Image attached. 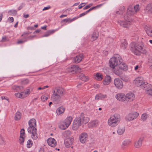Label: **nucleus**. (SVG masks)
I'll list each match as a JSON object with an SVG mask.
<instances>
[{
  "instance_id": "1",
  "label": "nucleus",
  "mask_w": 152,
  "mask_h": 152,
  "mask_svg": "<svg viewBox=\"0 0 152 152\" xmlns=\"http://www.w3.org/2000/svg\"><path fill=\"white\" fill-rule=\"evenodd\" d=\"M140 9L139 4H137L134 6L133 9L132 5H129L128 8L127 13L124 16V19L126 21L118 20L117 21V23L121 26L126 28H129L131 22L130 17L138 12Z\"/></svg>"
},
{
  "instance_id": "2",
  "label": "nucleus",
  "mask_w": 152,
  "mask_h": 152,
  "mask_svg": "<svg viewBox=\"0 0 152 152\" xmlns=\"http://www.w3.org/2000/svg\"><path fill=\"white\" fill-rule=\"evenodd\" d=\"M132 52L136 55H140L142 51H143V45L141 43L132 44L130 45Z\"/></svg>"
},
{
  "instance_id": "3",
  "label": "nucleus",
  "mask_w": 152,
  "mask_h": 152,
  "mask_svg": "<svg viewBox=\"0 0 152 152\" xmlns=\"http://www.w3.org/2000/svg\"><path fill=\"white\" fill-rule=\"evenodd\" d=\"M121 120L120 115L115 114L110 117L108 121V125L112 127L116 126L119 123Z\"/></svg>"
},
{
  "instance_id": "4",
  "label": "nucleus",
  "mask_w": 152,
  "mask_h": 152,
  "mask_svg": "<svg viewBox=\"0 0 152 152\" xmlns=\"http://www.w3.org/2000/svg\"><path fill=\"white\" fill-rule=\"evenodd\" d=\"M121 61L122 58L119 55H115L110 60V66L111 68L114 69L115 67L118 65Z\"/></svg>"
},
{
  "instance_id": "5",
  "label": "nucleus",
  "mask_w": 152,
  "mask_h": 152,
  "mask_svg": "<svg viewBox=\"0 0 152 152\" xmlns=\"http://www.w3.org/2000/svg\"><path fill=\"white\" fill-rule=\"evenodd\" d=\"M81 69L78 66L75 65H72L66 69V72L69 73L74 74L77 72H81Z\"/></svg>"
},
{
  "instance_id": "6",
  "label": "nucleus",
  "mask_w": 152,
  "mask_h": 152,
  "mask_svg": "<svg viewBox=\"0 0 152 152\" xmlns=\"http://www.w3.org/2000/svg\"><path fill=\"white\" fill-rule=\"evenodd\" d=\"M28 132L31 134V137L34 140H36L38 137L37 133V129L35 127L29 126L28 129Z\"/></svg>"
},
{
  "instance_id": "7",
  "label": "nucleus",
  "mask_w": 152,
  "mask_h": 152,
  "mask_svg": "<svg viewBox=\"0 0 152 152\" xmlns=\"http://www.w3.org/2000/svg\"><path fill=\"white\" fill-rule=\"evenodd\" d=\"M82 124L81 119L79 117H77L74 120L72 126V129L73 130H77Z\"/></svg>"
},
{
  "instance_id": "8",
  "label": "nucleus",
  "mask_w": 152,
  "mask_h": 152,
  "mask_svg": "<svg viewBox=\"0 0 152 152\" xmlns=\"http://www.w3.org/2000/svg\"><path fill=\"white\" fill-rule=\"evenodd\" d=\"M146 83L143 81V78L140 77H137L133 82V83L137 86H140L142 88L144 85V83Z\"/></svg>"
},
{
  "instance_id": "9",
  "label": "nucleus",
  "mask_w": 152,
  "mask_h": 152,
  "mask_svg": "<svg viewBox=\"0 0 152 152\" xmlns=\"http://www.w3.org/2000/svg\"><path fill=\"white\" fill-rule=\"evenodd\" d=\"M139 115V114L137 112L129 113L126 116L125 118L126 120L127 121H132L136 118Z\"/></svg>"
},
{
  "instance_id": "10",
  "label": "nucleus",
  "mask_w": 152,
  "mask_h": 152,
  "mask_svg": "<svg viewBox=\"0 0 152 152\" xmlns=\"http://www.w3.org/2000/svg\"><path fill=\"white\" fill-rule=\"evenodd\" d=\"M142 88H143L146 91L147 94L152 96V85L147 83H144Z\"/></svg>"
},
{
  "instance_id": "11",
  "label": "nucleus",
  "mask_w": 152,
  "mask_h": 152,
  "mask_svg": "<svg viewBox=\"0 0 152 152\" xmlns=\"http://www.w3.org/2000/svg\"><path fill=\"white\" fill-rule=\"evenodd\" d=\"M114 84L115 86L118 89H121L123 87V82L119 78H115L114 80Z\"/></svg>"
},
{
  "instance_id": "12",
  "label": "nucleus",
  "mask_w": 152,
  "mask_h": 152,
  "mask_svg": "<svg viewBox=\"0 0 152 152\" xmlns=\"http://www.w3.org/2000/svg\"><path fill=\"white\" fill-rule=\"evenodd\" d=\"M145 138V136L144 135H142L139 138V140L135 142V147L137 148L140 147L142 145V142L144 140Z\"/></svg>"
},
{
  "instance_id": "13",
  "label": "nucleus",
  "mask_w": 152,
  "mask_h": 152,
  "mask_svg": "<svg viewBox=\"0 0 152 152\" xmlns=\"http://www.w3.org/2000/svg\"><path fill=\"white\" fill-rule=\"evenodd\" d=\"M52 100L55 102L56 103H58L60 99V96L59 95L57 94V93H55V91H54L53 94H52L51 97Z\"/></svg>"
},
{
  "instance_id": "14",
  "label": "nucleus",
  "mask_w": 152,
  "mask_h": 152,
  "mask_svg": "<svg viewBox=\"0 0 152 152\" xmlns=\"http://www.w3.org/2000/svg\"><path fill=\"white\" fill-rule=\"evenodd\" d=\"M126 100L128 102H131L133 101L135 98L134 94L133 93H129L125 95Z\"/></svg>"
},
{
  "instance_id": "15",
  "label": "nucleus",
  "mask_w": 152,
  "mask_h": 152,
  "mask_svg": "<svg viewBox=\"0 0 152 152\" xmlns=\"http://www.w3.org/2000/svg\"><path fill=\"white\" fill-rule=\"evenodd\" d=\"M88 137L87 133L83 132L81 133L80 135L79 138L80 142L83 143H85Z\"/></svg>"
},
{
  "instance_id": "16",
  "label": "nucleus",
  "mask_w": 152,
  "mask_h": 152,
  "mask_svg": "<svg viewBox=\"0 0 152 152\" xmlns=\"http://www.w3.org/2000/svg\"><path fill=\"white\" fill-rule=\"evenodd\" d=\"M47 142L48 145L53 147H55L57 144L56 140L54 138L51 137L49 138L48 139Z\"/></svg>"
},
{
  "instance_id": "17",
  "label": "nucleus",
  "mask_w": 152,
  "mask_h": 152,
  "mask_svg": "<svg viewBox=\"0 0 152 152\" xmlns=\"http://www.w3.org/2000/svg\"><path fill=\"white\" fill-rule=\"evenodd\" d=\"M144 29L148 36L152 37V27L149 25H146Z\"/></svg>"
},
{
  "instance_id": "18",
  "label": "nucleus",
  "mask_w": 152,
  "mask_h": 152,
  "mask_svg": "<svg viewBox=\"0 0 152 152\" xmlns=\"http://www.w3.org/2000/svg\"><path fill=\"white\" fill-rule=\"evenodd\" d=\"M131 141L129 139H126L122 142L121 146V149L124 150L129 145Z\"/></svg>"
},
{
  "instance_id": "19",
  "label": "nucleus",
  "mask_w": 152,
  "mask_h": 152,
  "mask_svg": "<svg viewBox=\"0 0 152 152\" xmlns=\"http://www.w3.org/2000/svg\"><path fill=\"white\" fill-rule=\"evenodd\" d=\"M116 98L119 101L124 102L126 100V97L125 94L123 93H118L115 96Z\"/></svg>"
},
{
  "instance_id": "20",
  "label": "nucleus",
  "mask_w": 152,
  "mask_h": 152,
  "mask_svg": "<svg viewBox=\"0 0 152 152\" xmlns=\"http://www.w3.org/2000/svg\"><path fill=\"white\" fill-rule=\"evenodd\" d=\"M83 58V55L82 54H80L74 57L73 59V61L75 63H78L80 62L82 60Z\"/></svg>"
},
{
  "instance_id": "21",
  "label": "nucleus",
  "mask_w": 152,
  "mask_h": 152,
  "mask_svg": "<svg viewBox=\"0 0 152 152\" xmlns=\"http://www.w3.org/2000/svg\"><path fill=\"white\" fill-rule=\"evenodd\" d=\"M73 138L69 137L66 139L65 141V144L67 148H69L72 145L73 141Z\"/></svg>"
},
{
  "instance_id": "22",
  "label": "nucleus",
  "mask_w": 152,
  "mask_h": 152,
  "mask_svg": "<svg viewBox=\"0 0 152 152\" xmlns=\"http://www.w3.org/2000/svg\"><path fill=\"white\" fill-rule=\"evenodd\" d=\"M111 78L110 76L106 75L103 81V83L104 85H108L111 82Z\"/></svg>"
},
{
  "instance_id": "23",
  "label": "nucleus",
  "mask_w": 152,
  "mask_h": 152,
  "mask_svg": "<svg viewBox=\"0 0 152 152\" xmlns=\"http://www.w3.org/2000/svg\"><path fill=\"white\" fill-rule=\"evenodd\" d=\"M79 117L80 118L82 123L85 124L88 123L89 121V118L86 116H85L83 115L82 114L81 115L80 117Z\"/></svg>"
},
{
  "instance_id": "24",
  "label": "nucleus",
  "mask_w": 152,
  "mask_h": 152,
  "mask_svg": "<svg viewBox=\"0 0 152 152\" xmlns=\"http://www.w3.org/2000/svg\"><path fill=\"white\" fill-rule=\"evenodd\" d=\"M145 11L146 14H152V4H148L146 6Z\"/></svg>"
},
{
  "instance_id": "25",
  "label": "nucleus",
  "mask_w": 152,
  "mask_h": 152,
  "mask_svg": "<svg viewBox=\"0 0 152 152\" xmlns=\"http://www.w3.org/2000/svg\"><path fill=\"white\" fill-rule=\"evenodd\" d=\"M119 68H120L122 71H126L127 69V66L126 64L121 61L118 65Z\"/></svg>"
},
{
  "instance_id": "26",
  "label": "nucleus",
  "mask_w": 152,
  "mask_h": 152,
  "mask_svg": "<svg viewBox=\"0 0 152 152\" xmlns=\"http://www.w3.org/2000/svg\"><path fill=\"white\" fill-rule=\"evenodd\" d=\"M65 110V108L63 106H61L57 108L56 110L57 114L59 115L60 114L63 113Z\"/></svg>"
},
{
  "instance_id": "27",
  "label": "nucleus",
  "mask_w": 152,
  "mask_h": 152,
  "mask_svg": "<svg viewBox=\"0 0 152 152\" xmlns=\"http://www.w3.org/2000/svg\"><path fill=\"white\" fill-rule=\"evenodd\" d=\"M98 121H93L89 123L88 124V127L90 128L95 127L98 125Z\"/></svg>"
},
{
  "instance_id": "28",
  "label": "nucleus",
  "mask_w": 152,
  "mask_h": 152,
  "mask_svg": "<svg viewBox=\"0 0 152 152\" xmlns=\"http://www.w3.org/2000/svg\"><path fill=\"white\" fill-rule=\"evenodd\" d=\"M99 37V32L97 31L94 32L91 37V40L92 41L96 40Z\"/></svg>"
},
{
  "instance_id": "29",
  "label": "nucleus",
  "mask_w": 152,
  "mask_h": 152,
  "mask_svg": "<svg viewBox=\"0 0 152 152\" xmlns=\"http://www.w3.org/2000/svg\"><path fill=\"white\" fill-rule=\"evenodd\" d=\"M125 130V128L124 126H119L117 131V133L120 135H122L124 133Z\"/></svg>"
},
{
  "instance_id": "30",
  "label": "nucleus",
  "mask_w": 152,
  "mask_h": 152,
  "mask_svg": "<svg viewBox=\"0 0 152 152\" xmlns=\"http://www.w3.org/2000/svg\"><path fill=\"white\" fill-rule=\"evenodd\" d=\"M79 77L80 79L84 81H86L88 79V77L85 76L84 74L82 73H80L79 74Z\"/></svg>"
},
{
  "instance_id": "31",
  "label": "nucleus",
  "mask_w": 152,
  "mask_h": 152,
  "mask_svg": "<svg viewBox=\"0 0 152 152\" xmlns=\"http://www.w3.org/2000/svg\"><path fill=\"white\" fill-rule=\"evenodd\" d=\"M28 124L29 126L35 127L36 126V120L33 118L31 119L29 121Z\"/></svg>"
},
{
  "instance_id": "32",
  "label": "nucleus",
  "mask_w": 152,
  "mask_h": 152,
  "mask_svg": "<svg viewBox=\"0 0 152 152\" xmlns=\"http://www.w3.org/2000/svg\"><path fill=\"white\" fill-rule=\"evenodd\" d=\"M122 70L120 68L119 69L117 67L114 70V73L117 76H120L122 74Z\"/></svg>"
},
{
  "instance_id": "33",
  "label": "nucleus",
  "mask_w": 152,
  "mask_h": 152,
  "mask_svg": "<svg viewBox=\"0 0 152 152\" xmlns=\"http://www.w3.org/2000/svg\"><path fill=\"white\" fill-rule=\"evenodd\" d=\"M95 78V79L98 80H101L103 78V75L100 73H97L96 74Z\"/></svg>"
},
{
  "instance_id": "34",
  "label": "nucleus",
  "mask_w": 152,
  "mask_h": 152,
  "mask_svg": "<svg viewBox=\"0 0 152 152\" xmlns=\"http://www.w3.org/2000/svg\"><path fill=\"white\" fill-rule=\"evenodd\" d=\"M72 120V117L69 116L66 118L64 121L65 123L68 126L70 125Z\"/></svg>"
},
{
  "instance_id": "35",
  "label": "nucleus",
  "mask_w": 152,
  "mask_h": 152,
  "mask_svg": "<svg viewBox=\"0 0 152 152\" xmlns=\"http://www.w3.org/2000/svg\"><path fill=\"white\" fill-rule=\"evenodd\" d=\"M55 93H57V94L59 95L62 94L63 93L64 89L63 88H55Z\"/></svg>"
},
{
  "instance_id": "36",
  "label": "nucleus",
  "mask_w": 152,
  "mask_h": 152,
  "mask_svg": "<svg viewBox=\"0 0 152 152\" xmlns=\"http://www.w3.org/2000/svg\"><path fill=\"white\" fill-rule=\"evenodd\" d=\"M127 43L126 41L124 40L121 42V44L120 47L121 49L124 50L127 48Z\"/></svg>"
},
{
  "instance_id": "37",
  "label": "nucleus",
  "mask_w": 152,
  "mask_h": 152,
  "mask_svg": "<svg viewBox=\"0 0 152 152\" xmlns=\"http://www.w3.org/2000/svg\"><path fill=\"white\" fill-rule=\"evenodd\" d=\"M125 10V7L124 6H121L119 9V11L116 12L117 14L121 15L123 14Z\"/></svg>"
},
{
  "instance_id": "38",
  "label": "nucleus",
  "mask_w": 152,
  "mask_h": 152,
  "mask_svg": "<svg viewBox=\"0 0 152 152\" xmlns=\"http://www.w3.org/2000/svg\"><path fill=\"white\" fill-rule=\"evenodd\" d=\"M21 114L19 112H17L15 114V120L16 121L19 120L21 118Z\"/></svg>"
},
{
  "instance_id": "39",
  "label": "nucleus",
  "mask_w": 152,
  "mask_h": 152,
  "mask_svg": "<svg viewBox=\"0 0 152 152\" xmlns=\"http://www.w3.org/2000/svg\"><path fill=\"white\" fill-rule=\"evenodd\" d=\"M77 18H74L73 19H71L70 18H68L64 19L61 21V23L63 22H71L72 21H73L77 19Z\"/></svg>"
},
{
  "instance_id": "40",
  "label": "nucleus",
  "mask_w": 152,
  "mask_h": 152,
  "mask_svg": "<svg viewBox=\"0 0 152 152\" xmlns=\"http://www.w3.org/2000/svg\"><path fill=\"white\" fill-rule=\"evenodd\" d=\"M69 126L66 125L64 122L60 125V128L62 129H65L67 128Z\"/></svg>"
},
{
  "instance_id": "41",
  "label": "nucleus",
  "mask_w": 152,
  "mask_h": 152,
  "mask_svg": "<svg viewBox=\"0 0 152 152\" xmlns=\"http://www.w3.org/2000/svg\"><path fill=\"white\" fill-rule=\"evenodd\" d=\"M15 95L16 97L20 98H23L25 97V96L23 94L19 93H15Z\"/></svg>"
},
{
  "instance_id": "42",
  "label": "nucleus",
  "mask_w": 152,
  "mask_h": 152,
  "mask_svg": "<svg viewBox=\"0 0 152 152\" xmlns=\"http://www.w3.org/2000/svg\"><path fill=\"white\" fill-rule=\"evenodd\" d=\"M33 144V142L31 140H29L27 142V147L28 148L31 147Z\"/></svg>"
},
{
  "instance_id": "43",
  "label": "nucleus",
  "mask_w": 152,
  "mask_h": 152,
  "mask_svg": "<svg viewBox=\"0 0 152 152\" xmlns=\"http://www.w3.org/2000/svg\"><path fill=\"white\" fill-rule=\"evenodd\" d=\"M71 134V131L69 130H67L65 131L63 133L64 136L65 137H67L70 136Z\"/></svg>"
},
{
  "instance_id": "44",
  "label": "nucleus",
  "mask_w": 152,
  "mask_h": 152,
  "mask_svg": "<svg viewBox=\"0 0 152 152\" xmlns=\"http://www.w3.org/2000/svg\"><path fill=\"white\" fill-rule=\"evenodd\" d=\"M21 88V87L17 86H12L13 89L16 91H20Z\"/></svg>"
},
{
  "instance_id": "45",
  "label": "nucleus",
  "mask_w": 152,
  "mask_h": 152,
  "mask_svg": "<svg viewBox=\"0 0 152 152\" xmlns=\"http://www.w3.org/2000/svg\"><path fill=\"white\" fill-rule=\"evenodd\" d=\"M148 117V114L146 113L143 114L141 116V119L143 121H145Z\"/></svg>"
},
{
  "instance_id": "46",
  "label": "nucleus",
  "mask_w": 152,
  "mask_h": 152,
  "mask_svg": "<svg viewBox=\"0 0 152 152\" xmlns=\"http://www.w3.org/2000/svg\"><path fill=\"white\" fill-rule=\"evenodd\" d=\"M19 140L20 143L21 145H23L24 141V137H20Z\"/></svg>"
},
{
  "instance_id": "47",
  "label": "nucleus",
  "mask_w": 152,
  "mask_h": 152,
  "mask_svg": "<svg viewBox=\"0 0 152 152\" xmlns=\"http://www.w3.org/2000/svg\"><path fill=\"white\" fill-rule=\"evenodd\" d=\"M20 132V137H24L25 134V132L24 129H22L21 130Z\"/></svg>"
},
{
  "instance_id": "48",
  "label": "nucleus",
  "mask_w": 152,
  "mask_h": 152,
  "mask_svg": "<svg viewBox=\"0 0 152 152\" xmlns=\"http://www.w3.org/2000/svg\"><path fill=\"white\" fill-rule=\"evenodd\" d=\"M23 93V94H24L25 95H24L25 96H27V95L29 94L30 93V91L29 89H27L26 90L25 92H22Z\"/></svg>"
},
{
  "instance_id": "49",
  "label": "nucleus",
  "mask_w": 152,
  "mask_h": 152,
  "mask_svg": "<svg viewBox=\"0 0 152 152\" xmlns=\"http://www.w3.org/2000/svg\"><path fill=\"white\" fill-rule=\"evenodd\" d=\"M60 28L59 27L58 28L55 30H49L48 32L50 33V34L54 33L55 31L58 30Z\"/></svg>"
},
{
  "instance_id": "50",
  "label": "nucleus",
  "mask_w": 152,
  "mask_h": 152,
  "mask_svg": "<svg viewBox=\"0 0 152 152\" xmlns=\"http://www.w3.org/2000/svg\"><path fill=\"white\" fill-rule=\"evenodd\" d=\"M122 80L124 81L125 82H128L129 81V78L127 76H125L124 77H123L122 78Z\"/></svg>"
},
{
  "instance_id": "51",
  "label": "nucleus",
  "mask_w": 152,
  "mask_h": 152,
  "mask_svg": "<svg viewBox=\"0 0 152 152\" xmlns=\"http://www.w3.org/2000/svg\"><path fill=\"white\" fill-rule=\"evenodd\" d=\"M4 143V140L3 137L0 134V145H2Z\"/></svg>"
},
{
  "instance_id": "52",
  "label": "nucleus",
  "mask_w": 152,
  "mask_h": 152,
  "mask_svg": "<svg viewBox=\"0 0 152 152\" xmlns=\"http://www.w3.org/2000/svg\"><path fill=\"white\" fill-rule=\"evenodd\" d=\"M100 99H103L106 98H107V95L106 94H103L100 93Z\"/></svg>"
},
{
  "instance_id": "53",
  "label": "nucleus",
  "mask_w": 152,
  "mask_h": 152,
  "mask_svg": "<svg viewBox=\"0 0 152 152\" xmlns=\"http://www.w3.org/2000/svg\"><path fill=\"white\" fill-rule=\"evenodd\" d=\"M41 99L42 101L44 102L46 100L48 99V98L47 97L44 95H42L41 96Z\"/></svg>"
},
{
  "instance_id": "54",
  "label": "nucleus",
  "mask_w": 152,
  "mask_h": 152,
  "mask_svg": "<svg viewBox=\"0 0 152 152\" xmlns=\"http://www.w3.org/2000/svg\"><path fill=\"white\" fill-rule=\"evenodd\" d=\"M29 82V81L28 79H25L22 81V83L23 84H26Z\"/></svg>"
},
{
  "instance_id": "55",
  "label": "nucleus",
  "mask_w": 152,
  "mask_h": 152,
  "mask_svg": "<svg viewBox=\"0 0 152 152\" xmlns=\"http://www.w3.org/2000/svg\"><path fill=\"white\" fill-rule=\"evenodd\" d=\"M93 4H89L88 5L86 6V7H84L83 10H86L88 9V8L90 7Z\"/></svg>"
},
{
  "instance_id": "56",
  "label": "nucleus",
  "mask_w": 152,
  "mask_h": 152,
  "mask_svg": "<svg viewBox=\"0 0 152 152\" xmlns=\"http://www.w3.org/2000/svg\"><path fill=\"white\" fill-rule=\"evenodd\" d=\"M86 14V12H84L83 13L80 14V15H79V16H77V17H75L74 18H77V19L78 18L81 17H82L83 16L85 15Z\"/></svg>"
},
{
  "instance_id": "57",
  "label": "nucleus",
  "mask_w": 152,
  "mask_h": 152,
  "mask_svg": "<svg viewBox=\"0 0 152 152\" xmlns=\"http://www.w3.org/2000/svg\"><path fill=\"white\" fill-rule=\"evenodd\" d=\"M86 3H84L80 4L79 6H78V9H81L82 7L85 6V5H86Z\"/></svg>"
},
{
  "instance_id": "58",
  "label": "nucleus",
  "mask_w": 152,
  "mask_h": 152,
  "mask_svg": "<svg viewBox=\"0 0 152 152\" xmlns=\"http://www.w3.org/2000/svg\"><path fill=\"white\" fill-rule=\"evenodd\" d=\"M26 41H27V39H26L25 40H20L18 41L17 42V43L18 44H20L23 43L25 42H26Z\"/></svg>"
},
{
  "instance_id": "59",
  "label": "nucleus",
  "mask_w": 152,
  "mask_h": 152,
  "mask_svg": "<svg viewBox=\"0 0 152 152\" xmlns=\"http://www.w3.org/2000/svg\"><path fill=\"white\" fill-rule=\"evenodd\" d=\"M95 100H99L100 99V94H97L96 95L95 97Z\"/></svg>"
},
{
  "instance_id": "60",
  "label": "nucleus",
  "mask_w": 152,
  "mask_h": 152,
  "mask_svg": "<svg viewBox=\"0 0 152 152\" xmlns=\"http://www.w3.org/2000/svg\"><path fill=\"white\" fill-rule=\"evenodd\" d=\"M25 6V4L24 3H22L20 6H19L18 8V10H20L22 8H23V7H24Z\"/></svg>"
},
{
  "instance_id": "61",
  "label": "nucleus",
  "mask_w": 152,
  "mask_h": 152,
  "mask_svg": "<svg viewBox=\"0 0 152 152\" xmlns=\"http://www.w3.org/2000/svg\"><path fill=\"white\" fill-rule=\"evenodd\" d=\"M50 34V33H49L48 31H47L46 33L44 35L42 36V37H47Z\"/></svg>"
},
{
  "instance_id": "62",
  "label": "nucleus",
  "mask_w": 152,
  "mask_h": 152,
  "mask_svg": "<svg viewBox=\"0 0 152 152\" xmlns=\"http://www.w3.org/2000/svg\"><path fill=\"white\" fill-rule=\"evenodd\" d=\"M50 8V6H48L47 7H45L42 10H45L49 9Z\"/></svg>"
},
{
  "instance_id": "63",
  "label": "nucleus",
  "mask_w": 152,
  "mask_h": 152,
  "mask_svg": "<svg viewBox=\"0 0 152 152\" xmlns=\"http://www.w3.org/2000/svg\"><path fill=\"white\" fill-rule=\"evenodd\" d=\"M148 62L152 63V56H150L149 57Z\"/></svg>"
},
{
  "instance_id": "64",
  "label": "nucleus",
  "mask_w": 152,
  "mask_h": 152,
  "mask_svg": "<svg viewBox=\"0 0 152 152\" xmlns=\"http://www.w3.org/2000/svg\"><path fill=\"white\" fill-rule=\"evenodd\" d=\"M28 30H33L34 29V27L33 26L28 27L27 28Z\"/></svg>"
}]
</instances>
